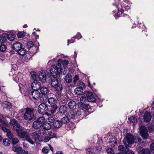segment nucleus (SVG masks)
<instances>
[{
    "label": "nucleus",
    "instance_id": "f257e3e1",
    "mask_svg": "<svg viewBox=\"0 0 154 154\" xmlns=\"http://www.w3.org/2000/svg\"><path fill=\"white\" fill-rule=\"evenodd\" d=\"M51 75V86L55 90H60L62 88L61 83V79L58 77L59 74L64 75L66 73L65 70L61 68V65L58 63L56 66L54 65L51 66L50 69Z\"/></svg>",
    "mask_w": 154,
    "mask_h": 154
},
{
    "label": "nucleus",
    "instance_id": "f03ea898",
    "mask_svg": "<svg viewBox=\"0 0 154 154\" xmlns=\"http://www.w3.org/2000/svg\"><path fill=\"white\" fill-rule=\"evenodd\" d=\"M84 112L83 110H71L67 113V117L69 119L77 118L78 117L83 116Z\"/></svg>",
    "mask_w": 154,
    "mask_h": 154
},
{
    "label": "nucleus",
    "instance_id": "7ed1b4c3",
    "mask_svg": "<svg viewBox=\"0 0 154 154\" xmlns=\"http://www.w3.org/2000/svg\"><path fill=\"white\" fill-rule=\"evenodd\" d=\"M47 101H48V103L50 105V112L52 114H54L58 108L57 105V100L53 97H51L48 98Z\"/></svg>",
    "mask_w": 154,
    "mask_h": 154
},
{
    "label": "nucleus",
    "instance_id": "20e7f679",
    "mask_svg": "<svg viewBox=\"0 0 154 154\" xmlns=\"http://www.w3.org/2000/svg\"><path fill=\"white\" fill-rule=\"evenodd\" d=\"M18 137L21 138L25 137L26 140L32 144H33L34 142L32 140L28 132L22 128L17 133Z\"/></svg>",
    "mask_w": 154,
    "mask_h": 154
},
{
    "label": "nucleus",
    "instance_id": "39448f33",
    "mask_svg": "<svg viewBox=\"0 0 154 154\" xmlns=\"http://www.w3.org/2000/svg\"><path fill=\"white\" fill-rule=\"evenodd\" d=\"M38 112L41 114H46L48 116L51 115L48 112H50V109L48 108L47 105L42 103L40 104L38 107Z\"/></svg>",
    "mask_w": 154,
    "mask_h": 154
},
{
    "label": "nucleus",
    "instance_id": "423d86ee",
    "mask_svg": "<svg viewBox=\"0 0 154 154\" xmlns=\"http://www.w3.org/2000/svg\"><path fill=\"white\" fill-rule=\"evenodd\" d=\"M12 48L14 50L21 55H24L26 53V50L23 48L22 44L20 42H16L14 44Z\"/></svg>",
    "mask_w": 154,
    "mask_h": 154
},
{
    "label": "nucleus",
    "instance_id": "0eeeda50",
    "mask_svg": "<svg viewBox=\"0 0 154 154\" xmlns=\"http://www.w3.org/2000/svg\"><path fill=\"white\" fill-rule=\"evenodd\" d=\"M34 110L32 108H27L23 116L24 119L26 121H30L35 117Z\"/></svg>",
    "mask_w": 154,
    "mask_h": 154
},
{
    "label": "nucleus",
    "instance_id": "6e6552de",
    "mask_svg": "<svg viewBox=\"0 0 154 154\" xmlns=\"http://www.w3.org/2000/svg\"><path fill=\"white\" fill-rule=\"evenodd\" d=\"M40 91L42 94L40 98V101L41 102H47L48 98L47 95L49 92L48 89L46 87L43 86L40 88Z\"/></svg>",
    "mask_w": 154,
    "mask_h": 154
},
{
    "label": "nucleus",
    "instance_id": "1a4fd4ad",
    "mask_svg": "<svg viewBox=\"0 0 154 154\" xmlns=\"http://www.w3.org/2000/svg\"><path fill=\"white\" fill-rule=\"evenodd\" d=\"M45 119L44 117H40L38 118L34 121L32 124V127L35 129H38L40 128L45 122Z\"/></svg>",
    "mask_w": 154,
    "mask_h": 154
},
{
    "label": "nucleus",
    "instance_id": "9d476101",
    "mask_svg": "<svg viewBox=\"0 0 154 154\" xmlns=\"http://www.w3.org/2000/svg\"><path fill=\"white\" fill-rule=\"evenodd\" d=\"M135 138L131 134H128L126 136V139L123 140L124 143L126 145L129 146L134 142Z\"/></svg>",
    "mask_w": 154,
    "mask_h": 154
},
{
    "label": "nucleus",
    "instance_id": "9b49d317",
    "mask_svg": "<svg viewBox=\"0 0 154 154\" xmlns=\"http://www.w3.org/2000/svg\"><path fill=\"white\" fill-rule=\"evenodd\" d=\"M140 133L141 136L144 139H147L149 137V134L147 130L143 125H141L140 127Z\"/></svg>",
    "mask_w": 154,
    "mask_h": 154
},
{
    "label": "nucleus",
    "instance_id": "f8f14e48",
    "mask_svg": "<svg viewBox=\"0 0 154 154\" xmlns=\"http://www.w3.org/2000/svg\"><path fill=\"white\" fill-rule=\"evenodd\" d=\"M30 94H31L32 98L35 100H38L39 99L40 100L41 94L38 90H33L31 91Z\"/></svg>",
    "mask_w": 154,
    "mask_h": 154
},
{
    "label": "nucleus",
    "instance_id": "ddd939ff",
    "mask_svg": "<svg viewBox=\"0 0 154 154\" xmlns=\"http://www.w3.org/2000/svg\"><path fill=\"white\" fill-rule=\"evenodd\" d=\"M38 79L42 82H45L46 81V75L45 72L42 70L40 72L38 75Z\"/></svg>",
    "mask_w": 154,
    "mask_h": 154
},
{
    "label": "nucleus",
    "instance_id": "4468645a",
    "mask_svg": "<svg viewBox=\"0 0 154 154\" xmlns=\"http://www.w3.org/2000/svg\"><path fill=\"white\" fill-rule=\"evenodd\" d=\"M13 150L15 152H17V153H25L24 150L22 149V148L18 144L13 145L12 146Z\"/></svg>",
    "mask_w": 154,
    "mask_h": 154
},
{
    "label": "nucleus",
    "instance_id": "2eb2a0df",
    "mask_svg": "<svg viewBox=\"0 0 154 154\" xmlns=\"http://www.w3.org/2000/svg\"><path fill=\"white\" fill-rule=\"evenodd\" d=\"M31 86L33 90H38L40 88L41 85L38 80H35L33 82Z\"/></svg>",
    "mask_w": 154,
    "mask_h": 154
},
{
    "label": "nucleus",
    "instance_id": "dca6fc26",
    "mask_svg": "<svg viewBox=\"0 0 154 154\" xmlns=\"http://www.w3.org/2000/svg\"><path fill=\"white\" fill-rule=\"evenodd\" d=\"M144 121L146 122H149L151 119V113L150 112L146 111L144 113L143 116Z\"/></svg>",
    "mask_w": 154,
    "mask_h": 154
},
{
    "label": "nucleus",
    "instance_id": "f3484780",
    "mask_svg": "<svg viewBox=\"0 0 154 154\" xmlns=\"http://www.w3.org/2000/svg\"><path fill=\"white\" fill-rule=\"evenodd\" d=\"M67 105L69 109L73 110L76 108L77 106L76 103L74 101H70L68 103Z\"/></svg>",
    "mask_w": 154,
    "mask_h": 154
},
{
    "label": "nucleus",
    "instance_id": "a211bd4d",
    "mask_svg": "<svg viewBox=\"0 0 154 154\" xmlns=\"http://www.w3.org/2000/svg\"><path fill=\"white\" fill-rule=\"evenodd\" d=\"M134 142L135 143H138V144L141 146L144 145L145 143L144 142L143 140L141 138L137 137H135Z\"/></svg>",
    "mask_w": 154,
    "mask_h": 154
},
{
    "label": "nucleus",
    "instance_id": "6ab92c4d",
    "mask_svg": "<svg viewBox=\"0 0 154 154\" xmlns=\"http://www.w3.org/2000/svg\"><path fill=\"white\" fill-rule=\"evenodd\" d=\"M2 106L4 108L10 109L12 107L11 103L8 101H5L2 104Z\"/></svg>",
    "mask_w": 154,
    "mask_h": 154
},
{
    "label": "nucleus",
    "instance_id": "aec40b11",
    "mask_svg": "<svg viewBox=\"0 0 154 154\" xmlns=\"http://www.w3.org/2000/svg\"><path fill=\"white\" fill-rule=\"evenodd\" d=\"M30 75L31 77V79L32 80L34 81L35 80H37L38 79V75L34 71H32L30 72Z\"/></svg>",
    "mask_w": 154,
    "mask_h": 154
},
{
    "label": "nucleus",
    "instance_id": "412c9836",
    "mask_svg": "<svg viewBox=\"0 0 154 154\" xmlns=\"http://www.w3.org/2000/svg\"><path fill=\"white\" fill-rule=\"evenodd\" d=\"M7 34L3 33L0 36V44L6 42L7 41Z\"/></svg>",
    "mask_w": 154,
    "mask_h": 154
},
{
    "label": "nucleus",
    "instance_id": "4be33fe9",
    "mask_svg": "<svg viewBox=\"0 0 154 154\" xmlns=\"http://www.w3.org/2000/svg\"><path fill=\"white\" fill-rule=\"evenodd\" d=\"M74 92L77 95L82 94L83 92V88L82 87H77L74 90Z\"/></svg>",
    "mask_w": 154,
    "mask_h": 154
},
{
    "label": "nucleus",
    "instance_id": "5701e85b",
    "mask_svg": "<svg viewBox=\"0 0 154 154\" xmlns=\"http://www.w3.org/2000/svg\"><path fill=\"white\" fill-rule=\"evenodd\" d=\"M62 124L60 120H55L53 124V126L56 128H59L61 127Z\"/></svg>",
    "mask_w": 154,
    "mask_h": 154
},
{
    "label": "nucleus",
    "instance_id": "b1692460",
    "mask_svg": "<svg viewBox=\"0 0 154 154\" xmlns=\"http://www.w3.org/2000/svg\"><path fill=\"white\" fill-rule=\"evenodd\" d=\"M42 127H43L44 129L46 130H50L51 127V124L48 122H44L43 124L42 125Z\"/></svg>",
    "mask_w": 154,
    "mask_h": 154
},
{
    "label": "nucleus",
    "instance_id": "393cba45",
    "mask_svg": "<svg viewBox=\"0 0 154 154\" xmlns=\"http://www.w3.org/2000/svg\"><path fill=\"white\" fill-rule=\"evenodd\" d=\"M126 145L125 146L122 145H120L118 146V150L121 151L123 152L126 153L128 151V148L126 146Z\"/></svg>",
    "mask_w": 154,
    "mask_h": 154
},
{
    "label": "nucleus",
    "instance_id": "a878e982",
    "mask_svg": "<svg viewBox=\"0 0 154 154\" xmlns=\"http://www.w3.org/2000/svg\"><path fill=\"white\" fill-rule=\"evenodd\" d=\"M59 111L62 114H64L67 111V108L65 105H62L59 108Z\"/></svg>",
    "mask_w": 154,
    "mask_h": 154
},
{
    "label": "nucleus",
    "instance_id": "bb28decb",
    "mask_svg": "<svg viewBox=\"0 0 154 154\" xmlns=\"http://www.w3.org/2000/svg\"><path fill=\"white\" fill-rule=\"evenodd\" d=\"M79 105L80 107L82 108L83 109L86 110H88L90 108V106L89 105L82 102L80 103L79 104Z\"/></svg>",
    "mask_w": 154,
    "mask_h": 154
},
{
    "label": "nucleus",
    "instance_id": "cd10ccee",
    "mask_svg": "<svg viewBox=\"0 0 154 154\" xmlns=\"http://www.w3.org/2000/svg\"><path fill=\"white\" fill-rule=\"evenodd\" d=\"M32 136V138L34 140L35 142L38 143L39 141V136L37 133L35 132L33 133Z\"/></svg>",
    "mask_w": 154,
    "mask_h": 154
},
{
    "label": "nucleus",
    "instance_id": "c85d7f7f",
    "mask_svg": "<svg viewBox=\"0 0 154 154\" xmlns=\"http://www.w3.org/2000/svg\"><path fill=\"white\" fill-rule=\"evenodd\" d=\"M65 80L67 83H70L72 80V78L70 74H68L65 78Z\"/></svg>",
    "mask_w": 154,
    "mask_h": 154
},
{
    "label": "nucleus",
    "instance_id": "c756f323",
    "mask_svg": "<svg viewBox=\"0 0 154 154\" xmlns=\"http://www.w3.org/2000/svg\"><path fill=\"white\" fill-rule=\"evenodd\" d=\"M60 120L62 125L68 123L69 121V119L67 116L63 117Z\"/></svg>",
    "mask_w": 154,
    "mask_h": 154
},
{
    "label": "nucleus",
    "instance_id": "7c9ffc66",
    "mask_svg": "<svg viewBox=\"0 0 154 154\" xmlns=\"http://www.w3.org/2000/svg\"><path fill=\"white\" fill-rule=\"evenodd\" d=\"M46 130L44 128H41L38 131V133L40 134L41 136H45L47 134V132Z\"/></svg>",
    "mask_w": 154,
    "mask_h": 154
},
{
    "label": "nucleus",
    "instance_id": "2f4dec72",
    "mask_svg": "<svg viewBox=\"0 0 154 154\" xmlns=\"http://www.w3.org/2000/svg\"><path fill=\"white\" fill-rule=\"evenodd\" d=\"M58 63H59L60 64H61V63L62 64V65H63V66L64 67V68L65 69V68H66V67L67 66L68 64L69 61L68 60H64L62 62L61 61L60 62L59 60H58L57 64ZM62 68V67H61Z\"/></svg>",
    "mask_w": 154,
    "mask_h": 154
},
{
    "label": "nucleus",
    "instance_id": "473e14b6",
    "mask_svg": "<svg viewBox=\"0 0 154 154\" xmlns=\"http://www.w3.org/2000/svg\"><path fill=\"white\" fill-rule=\"evenodd\" d=\"M22 128L20 125L18 123H16V124L13 126V128L16 131L17 133Z\"/></svg>",
    "mask_w": 154,
    "mask_h": 154
},
{
    "label": "nucleus",
    "instance_id": "72a5a7b5",
    "mask_svg": "<svg viewBox=\"0 0 154 154\" xmlns=\"http://www.w3.org/2000/svg\"><path fill=\"white\" fill-rule=\"evenodd\" d=\"M62 88H61L60 90H56L57 92L55 94V96L58 99H60V98L63 96V95L61 94V91Z\"/></svg>",
    "mask_w": 154,
    "mask_h": 154
},
{
    "label": "nucleus",
    "instance_id": "f704fd0d",
    "mask_svg": "<svg viewBox=\"0 0 154 154\" xmlns=\"http://www.w3.org/2000/svg\"><path fill=\"white\" fill-rule=\"evenodd\" d=\"M92 95H93V94L90 91H86L84 93V97H85V100H86V98L89 97Z\"/></svg>",
    "mask_w": 154,
    "mask_h": 154
},
{
    "label": "nucleus",
    "instance_id": "c9c22d12",
    "mask_svg": "<svg viewBox=\"0 0 154 154\" xmlns=\"http://www.w3.org/2000/svg\"><path fill=\"white\" fill-rule=\"evenodd\" d=\"M86 100L90 102H94L96 101V98L93 96V95L89 97L86 98Z\"/></svg>",
    "mask_w": 154,
    "mask_h": 154
},
{
    "label": "nucleus",
    "instance_id": "e433bc0d",
    "mask_svg": "<svg viewBox=\"0 0 154 154\" xmlns=\"http://www.w3.org/2000/svg\"><path fill=\"white\" fill-rule=\"evenodd\" d=\"M148 128L149 133L152 132L154 131V126L152 124H149Z\"/></svg>",
    "mask_w": 154,
    "mask_h": 154
},
{
    "label": "nucleus",
    "instance_id": "4c0bfd02",
    "mask_svg": "<svg viewBox=\"0 0 154 154\" xmlns=\"http://www.w3.org/2000/svg\"><path fill=\"white\" fill-rule=\"evenodd\" d=\"M34 44V43L32 41H30L27 43L26 47L28 49L31 48L33 47Z\"/></svg>",
    "mask_w": 154,
    "mask_h": 154
},
{
    "label": "nucleus",
    "instance_id": "58836bf2",
    "mask_svg": "<svg viewBox=\"0 0 154 154\" xmlns=\"http://www.w3.org/2000/svg\"><path fill=\"white\" fill-rule=\"evenodd\" d=\"M10 143V141L7 139H4L3 141V144L5 146H8Z\"/></svg>",
    "mask_w": 154,
    "mask_h": 154
},
{
    "label": "nucleus",
    "instance_id": "ea45409f",
    "mask_svg": "<svg viewBox=\"0 0 154 154\" xmlns=\"http://www.w3.org/2000/svg\"><path fill=\"white\" fill-rule=\"evenodd\" d=\"M49 149L48 147L45 146L42 149V151L44 153H48L49 152Z\"/></svg>",
    "mask_w": 154,
    "mask_h": 154
},
{
    "label": "nucleus",
    "instance_id": "a19ab883",
    "mask_svg": "<svg viewBox=\"0 0 154 154\" xmlns=\"http://www.w3.org/2000/svg\"><path fill=\"white\" fill-rule=\"evenodd\" d=\"M7 39L8 38L10 41H12L14 39V36L13 34H7Z\"/></svg>",
    "mask_w": 154,
    "mask_h": 154
},
{
    "label": "nucleus",
    "instance_id": "79ce46f5",
    "mask_svg": "<svg viewBox=\"0 0 154 154\" xmlns=\"http://www.w3.org/2000/svg\"><path fill=\"white\" fill-rule=\"evenodd\" d=\"M141 154H150V151L148 148L143 149Z\"/></svg>",
    "mask_w": 154,
    "mask_h": 154
},
{
    "label": "nucleus",
    "instance_id": "37998d69",
    "mask_svg": "<svg viewBox=\"0 0 154 154\" xmlns=\"http://www.w3.org/2000/svg\"><path fill=\"white\" fill-rule=\"evenodd\" d=\"M0 122L2 124V127L5 126V127H7L8 126V124L1 119H0Z\"/></svg>",
    "mask_w": 154,
    "mask_h": 154
},
{
    "label": "nucleus",
    "instance_id": "c03bdc74",
    "mask_svg": "<svg viewBox=\"0 0 154 154\" xmlns=\"http://www.w3.org/2000/svg\"><path fill=\"white\" fill-rule=\"evenodd\" d=\"M17 123V121L14 119H11L10 122V125H11L13 126L16 124V123Z\"/></svg>",
    "mask_w": 154,
    "mask_h": 154
},
{
    "label": "nucleus",
    "instance_id": "a18cd8bd",
    "mask_svg": "<svg viewBox=\"0 0 154 154\" xmlns=\"http://www.w3.org/2000/svg\"><path fill=\"white\" fill-rule=\"evenodd\" d=\"M48 136L51 139L52 138H54L56 137V134L52 132H50L48 134Z\"/></svg>",
    "mask_w": 154,
    "mask_h": 154
},
{
    "label": "nucleus",
    "instance_id": "49530a36",
    "mask_svg": "<svg viewBox=\"0 0 154 154\" xmlns=\"http://www.w3.org/2000/svg\"><path fill=\"white\" fill-rule=\"evenodd\" d=\"M106 152L107 154H114L113 150L111 148H109L107 149Z\"/></svg>",
    "mask_w": 154,
    "mask_h": 154
},
{
    "label": "nucleus",
    "instance_id": "de8ad7c7",
    "mask_svg": "<svg viewBox=\"0 0 154 154\" xmlns=\"http://www.w3.org/2000/svg\"><path fill=\"white\" fill-rule=\"evenodd\" d=\"M143 148L141 146H137L136 148V149L138 153L141 154Z\"/></svg>",
    "mask_w": 154,
    "mask_h": 154
},
{
    "label": "nucleus",
    "instance_id": "09e8293b",
    "mask_svg": "<svg viewBox=\"0 0 154 154\" xmlns=\"http://www.w3.org/2000/svg\"><path fill=\"white\" fill-rule=\"evenodd\" d=\"M7 47L4 44H2L0 46V50L2 52L5 51Z\"/></svg>",
    "mask_w": 154,
    "mask_h": 154
},
{
    "label": "nucleus",
    "instance_id": "8fccbe9b",
    "mask_svg": "<svg viewBox=\"0 0 154 154\" xmlns=\"http://www.w3.org/2000/svg\"><path fill=\"white\" fill-rule=\"evenodd\" d=\"M11 140H12V143L13 145H16L19 142L18 139L16 137L13 138Z\"/></svg>",
    "mask_w": 154,
    "mask_h": 154
},
{
    "label": "nucleus",
    "instance_id": "3c124183",
    "mask_svg": "<svg viewBox=\"0 0 154 154\" xmlns=\"http://www.w3.org/2000/svg\"><path fill=\"white\" fill-rule=\"evenodd\" d=\"M25 34L23 32H19L17 34V36L18 38H20L23 37Z\"/></svg>",
    "mask_w": 154,
    "mask_h": 154
},
{
    "label": "nucleus",
    "instance_id": "603ef678",
    "mask_svg": "<svg viewBox=\"0 0 154 154\" xmlns=\"http://www.w3.org/2000/svg\"><path fill=\"white\" fill-rule=\"evenodd\" d=\"M50 116L48 118V121L49 122L51 123H53L54 124V121L55 120L54 119V118L53 116H51V115H50Z\"/></svg>",
    "mask_w": 154,
    "mask_h": 154
},
{
    "label": "nucleus",
    "instance_id": "864d4df0",
    "mask_svg": "<svg viewBox=\"0 0 154 154\" xmlns=\"http://www.w3.org/2000/svg\"><path fill=\"white\" fill-rule=\"evenodd\" d=\"M129 119L130 120V122L133 123H135L137 122V120L135 117H131L130 118H129Z\"/></svg>",
    "mask_w": 154,
    "mask_h": 154
},
{
    "label": "nucleus",
    "instance_id": "5fc2aeb1",
    "mask_svg": "<svg viewBox=\"0 0 154 154\" xmlns=\"http://www.w3.org/2000/svg\"><path fill=\"white\" fill-rule=\"evenodd\" d=\"M7 127H2V130L5 132H6L8 134V133L9 132H10L11 131L9 129L7 128H6Z\"/></svg>",
    "mask_w": 154,
    "mask_h": 154
},
{
    "label": "nucleus",
    "instance_id": "6e6d98bb",
    "mask_svg": "<svg viewBox=\"0 0 154 154\" xmlns=\"http://www.w3.org/2000/svg\"><path fill=\"white\" fill-rule=\"evenodd\" d=\"M79 76L78 75H75L74 76L73 80L74 84H75L76 82L79 80Z\"/></svg>",
    "mask_w": 154,
    "mask_h": 154
},
{
    "label": "nucleus",
    "instance_id": "4d7b16f0",
    "mask_svg": "<svg viewBox=\"0 0 154 154\" xmlns=\"http://www.w3.org/2000/svg\"><path fill=\"white\" fill-rule=\"evenodd\" d=\"M7 135L9 137V138L11 140L13 139L14 138V135L12 134L11 133V131H10L7 134Z\"/></svg>",
    "mask_w": 154,
    "mask_h": 154
},
{
    "label": "nucleus",
    "instance_id": "13d9d810",
    "mask_svg": "<svg viewBox=\"0 0 154 154\" xmlns=\"http://www.w3.org/2000/svg\"><path fill=\"white\" fill-rule=\"evenodd\" d=\"M82 37V35L79 33H78L76 35L73 37V38H77L78 39L81 38Z\"/></svg>",
    "mask_w": 154,
    "mask_h": 154
},
{
    "label": "nucleus",
    "instance_id": "bf43d9fd",
    "mask_svg": "<svg viewBox=\"0 0 154 154\" xmlns=\"http://www.w3.org/2000/svg\"><path fill=\"white\" fill-rule=\"evenodd\" d=\"M150 149L151 152L154 153V143H152L151 144Z\"/></svg>",
    "mask_w": 154,
    "mask_h": 154
},
{
    "label": "nucleus",
    "instance_id": "052dcab7",
    "mask_svg": "<svg viewBox=\"0 0 154 154\" xmlns=\"http://www.w3.org/2000/svg\"><path fill=\"white\" fill-rule=\"evenodd\" d=\"M51 139L48 136H46L45 137L43 141L45 142H48L51 140Z\"/></svg>",
    "mask_w": 154,
    "mask_h": 154
},
{
    "label": "nucleus",
    "instance_id": "680f3d73",
    "mask_svg": "<svg viewBox=\"0 0 154 154\" xmlns=\"http://www.w3.org/2000/svg\"><path fill=\"white\" fill-rule=\"evenodd\" d=\"M78 86V87H82L83 88L85 87V84L83 82H80Z\"/></svg>",
    "mask_w": 154,
    "mask_h": 154
},
{
    "label": "nucleus",
    "instance_id": "e2e57ef3",
    "mask_svg": "<svg viewBox=\"0 0 154 154\" xmlns=\"http://www.w3.org/2000/svg\"><path fill=\"white\" fill-rule=\"evenodd\" d=\"M0 116L2 117L3 119H6V118H10L6 114L3 115L2 114H0Z\"/></svg>",
    "mask_w": 154,
    "mask_h": 154
},
{
    "label": "nucleus",
    "instance_id": "0e129e2a",
    "mask_svg": "<svg viewBox=\"0 0 154 154\" xmlns=\"http://www.w3.org/2000/svg\"><path fill=\"white\" fill-rule=\"evenodd\" d=\"M92 149L91 147L88 148L86 149L87 153L88 154L90 152H91Z\"/></svg>",
    "mask_w": 154,
    "mask_h": 154
},
{
    "label": "nucleus",
    "instance_id": "69168bd1",
    "mask_svg": "<svg viewBox=\"0 0 154 154\" xmlns=\"http://www.w3.org/2000/svg\"><path fill=\"white\" fill-rule=\"evenodd\" d=\"M127 154H135L134 152L131 150H128V151L126 152Z\"/></svg>",
    "mask_w": 154,
    "mask_h": 154
},
{
    "label": "nucleus",
    "instance_id": "338daca9",
    "mask_svg": "<svg viewBox=\"0 0 154 154\" xmlns=\"http://www.w3.org/2000/svg\"><path fill=\"white\" fill-rule=\"evenodd\" d=\"M151 106L153 109V111H154V114L153 116V118L154 119V101H153L151 105Z\"/></svg>",
    "mask_w": 154,
    "mask_h": 154
},
{
    "label": "nucleus",
    "instance_id": "774afa93",
    "mask_svg": "<svg viewBox=\"0 0 154 154\" xmlns=\"http://www.w3.org/2000/svg\"><path fill=\"white\" fill-rule=\"evenodd\" d=\"M49 148H50V150L53 152V147L49 144L48 145Z\"/></svg>",
    "mask_w": 154,
    "mask_h": 154
}]
</instances>
